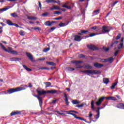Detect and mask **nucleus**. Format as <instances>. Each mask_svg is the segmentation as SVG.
Returning a JSON list of instances; mask_svg holds the SVG:
<instances>
[{
	"mask_svg": "<svg viewBox=\"0 0 124 124\" xmlns=\"http://www.w3.org/2000/svg\"><path fill=\"white\" fill-rule=\"evenodd\" d=\"M50 50V47H46V48H45L43 49V52L44 53H47V52H48V51Z\"/></svg>",
	"mask_w": 124,
	"mask_h": 124,
	"instance_id": "c9c22d12",
	"label": "nucleus"
},
{
	"mask_svg": "<svg viewBox=\"0 0 124 124\" xmlns=\"http://www.w3.org/2000/svg\"><path fill=\"white\" fill-rule=\"evenodd\" d=\"M1 94H7V93H6V91H2L0 92V95H1Z\"/></svg>",
	"mask_w": 124,
	"mask_h": 124,
	"instance_id": "3c124183",
	"label": "nucleus"
},
{
	"mask_svg": "<svg viewBox=\"0 0 124 124\" xmlns=\"http://www.w3.org/2000/svg\"><path fill=\"white\" fill-rule=\"evenodd\" d=\"M91 108L93 110L94 109V101L92 100L91 101Z\"/></svg>",
	"mask_w": 124,
	"mask_h": 124,
	"instance_id": "72a5a7b5",
	"label": "nucleus"
},
{
	"mask_svg": "<svg viewBox=\"0 0 124 124\" xmlns=\"http://www.w3.org/2000/svg\"><path fill=\"white\" fill-rule=\"evenodd\" d=\"M57 113V114H58V115H64V116H66V114H65V113H61L60 112V111H58V110H55L54 111V113Z\"/></svg>",
	"mask_w": 124,
	"mask_h": 124,
	"instance_id": "e433bc0d",
	"label": "nucleus"
},
{
	"mask_svg": "<svg viewBox=\"0 0 124 124\" xmlns=\"http://www.w3.org/2000/svg\"><path fill=\"white\" fill-rule=\"evenodd\" d=\"M118 2H119V1H118V0L115 1V2H114L113 4H112V6H115V5H116V4H117V3H118Z\"/></svg>",
	"mask_w": 124,
	"mask_h": 124,
	"instance_id": "680f3d73",
	"label": "nucleus"
},
{
	"mask_svg": "<svg viewBox=\"0 0 124 124\" xmlns=\"http://www.w3.org/2000/svg\"><path fill=\"white\" fill-rule=\"evenodd\" d=\"M74 37V40H75V41L79 42L81 41V40H82V39H81V36L78 35H75Z\"/></svg>",
	"mask_w": 124,
	"mask_h": 124,
	"instance_id": "ddd939ff",
	"label": "nucleus"
},
{
	"mask_svg": "<svg viewBox=\"0 0 124 124\" xmlns=\"http://www.w3.org/2000/svg\"><path fill=\"white\" fill-rule=\"evenodd\" d=\"M96 26H94V27H92V28H91V29L92 30H96Z\"/></svg>",
	"mask_w": 124,
	"mask_h": 124,
	"instance_id": "774afa93",
	"label": "nucleus"
},
{
	"mask_svg": "<svg viewBox=\"0 0 124 124\" xmlns=\"http://www.w3.org/2000/svg\"><path fill=\"white\" fill-rule=\"evenodd\" d=\"M11 16H12V17H18V15H17V14H16V13L11 14Z\"/></svg>",
	"mask_w": 124,
	"mask_h": 124,
	"instance_id": "37998d69",
	"label": "nucleus"
},
{
	"mask_svg": "<svg viewBox=\"0 0 124 124\" xmlns=\"http://www.w3.org/2000/svg\"><path fill=\"white\" fill-rule=\"evenodd\" d=\"M53 14H62V12H60V11H55L53 12Z\"/></svg>",
	"mask_w": 124,
	"mask_h": 124,
	"instance_id": "09e8293b",
	"label": "nucleus"
},
{
	"mask_svg": "<svg viewBox=\"0 0 124 124\" xmlns=\"http://www.w3.org/2000/svg\"><path fill=\"white\" fill-rule=\"evenodd\" d=\"M66 69L68 70V71H74V70H75V69L71 67H66Z\"/></svg>",
	"mask_w": 124,
	"mask_h": 124,
	"instance_id": "bb28decb",
	"label": "nucleus"
},
{
	"mask_svg": "<svg viewBox=\"0 0 124 124\" xmlns=\"http://www.w3.org/2000/svg\"><path fill=\"white\" fill-rule=\"evenodd\" d=\"M26 55L27 57L31 61V62H32L33 61V57H32V55L31 54V53L28 52H26Z\"/></svg>",
	"mask_w": 124,
	"mask_h": 124,
	"instance_id": "4468645a",
	"label": "nucleus"
},
{
	"mask_svg": "<svg viewBox=\"0 0 124 124\" xmlns=\"http://www.w3.org/2000/svg\"><path fill=\"white\" fill-rule=\"evenodd\" d=\"M71 63H73L74 64H75V65H76V68H82V67H83V66L79 65L81 64V63H83L82 61L74 60L71 61Z\"/></svg>",
	"mask_w": 124,
	"mask_h": 124,
	"instance_id": "39448f33",
	"label": "nucleus"
},
{
	"mask_svg": "<svg viewBox=\"0 0 124 124\" xmlns=\"http://www.w3.org/2000/svg\"><path fill=\"white\" fill-rule=\"evenodd\" d=\"M22 66L24 69H26L27 71L30 72L31 71V69L28 68L26 65L23 64Z\"/></svg>",
	"mask_w": 124,
	"mask_h": 124,
	"instance_id": "b1692460",
	"label": "nucleus"
},
{
	"mask_svg": "<svg viewBox=\"0 0 124 124\" xmlns=\"http://www.w3.org/2000/svg\"><path fill=\"white\" fill-rule=\"evenodd\" d=\"M38 99L39 100L40 107H41V108H42V105L43 104V100H42V98L40 97L38 98Z\"/></svg>",
	"mask_w": 124,
	"mask_h": 124,
	"instance_id": "6ab92c4d",
	"label": "nucleus"
},
{
	"mask_svg": "<svg viewBox=\"0 0 124 124\" xmlns=\"http://www.w3.org/2000/svg\"><path fill=\"white\" fill-rule=\"evenodd\" d=\"M104 98H105L104 97H101L98 100L101 103L103 100H104Z\"/></svg>",
	"mask_w": 124,
	"mask_h": 124,
	"instance_id": "5fc2aeb1",
	"label": "nucleus"
},
{
	"mask_svg": "<svg viewBox=\"0 0 124 124\" xmlns=\"http://www.w3.org/2000/svg\"><path fill=\"white\" fill-rule=\"evenodd\" d=\"M19 34L21 35V36H24V35H25V31H19Z\"/></svg>",
	"mask_w": 124,
	"mask_h": 124,
	"instance_id": "49530a36",
	"label": "nucleus"
},
{
	"mask_svg": "<svg viewBox=\"0 0 124 124\" xmlns=\"http://www.w3.org/2000/svg\"><path fill=\"white\" fill-rule=\"evenodd\" d=\"M80 32L81 33H86V32H89V31L82 30H80Z\"/></svg>",
	"mask_w": 124,
	"mask_h": 124,
	"instance_id": "8fccbe9b",
	"label": "nucleus"
},
{
	"mask_svg": "<svg viewBox=\"0 0 124 124\" xmlns=\"http://www.w3.org/2000/svg\"><path fill=\"white\" fill-rule=\"evenodd\" d=\"M45 26H47L48 27L52 26V23H51V21L50 20L47 21L45 23Z\"/></svg>",
	"mask_w": 124,
	"mask_h": 124,
	"instance_id": "5701e85b",
	"label": "nucleus"
},
{
	"mask_svg": "<svg viewBox=\"0 0 124 124\" xmlns=\"http://www.w3.org/2000/svg\"><path fill=\"white\" fill-rule=\"evenodd\" d=\"M34 30H35V31H36L37 30L38 31H41V28H40L39 27H36L34 28Z\"/></svg>",
	"mask_w": 124,
	"mask_h": 124,
	"instance_id": "6e6d98bb",
	"label": "nucleus"
},
{
	"mask_svg": "<svg viewBox=\"0 0 124 124\" xmlns=\"http://www.w3.org/2000/svg\"><path fill=\"white\" fill-rule=\"evenodd\" d=\"M44 84L46 85V88H48L49 87H51V85H52V83L50 82H44Z\"/></svg>",
	"mask_w": 124,
	"mask_h": 124,
	"instance_id": "412c9836",
	"label": "nucleus"
},
{
	"mask_svg": "<svg viewBox=\"0 0 124 124\" xmlns=\"http://www.w3.org/2000/svg\"><path fill=\"white\" fill-rule=\"evenodd\" d=\"M113 97L108 96L106 98V99H108V100H112Z\"/></svg>",
	"mask_w": 124,
	"mask_h": 124,
	"instance_id": "13d9d810",
	"label": "nucleus"
},
{
	"mask_svg": "<svg viewBox=\"0 0 124 124\" xmlns=\"http://www.w3.org/2000/svg\"><path fill=\"white\" fill-rule=\"evenodd\" d=\"M6 52L7 53H11L12 55H18V52L16 51H15L11 48L10 49V50H8L7 49Z\"/></svg>",
	"mask_w": 124,
	"mask_h": 124,
	"instance_id": "f8f14e48",
	"label": "nucleus"
},
{
	"mask_svg": "<svg viewBox=\"0 0 124 124\" xmlns=\"http://www.w3.org/2000/svg\"><path fill=\"white\" fill-rule=\"evenodd\" d=\"M6 23L8 26H13L14 23H12V21L11 20L8 19L6 20Z\"/></svg>",
	"mask_w": 124,
	"mask_h": 124,
	"instance_id": "4be33fe9",
	"label": "nucleus"
},
{
	"mask_svg": "<svg viewBox=\"0 0 124 124\" xmlns=\"http://www.w3.org/2000/svg\"><path fill=\"white\" fill-rule=\"evenodd\" d=\"M13 26H14L15 27H16V28H19V25L16 23H14Z\"/></svg>",
	"mask_w": 124,
	"mask_h": 124,
	"instance_id": "69168bd1",
	"label": "nucleus"
},
{
	"mask_svg": "<svg viewBox=\"0 0 124 124\" xmlns=\"http://www.w3.org/2000/svg\"><path fill=\"white\" fill-rule=\"evenodd\" d=\"M123 46H124V43H121L117 46V47L118 49H122Z\"/></svg>",
	"mask_w": 124,
	"mask_h": 124,
	"instance_id": "f704fd0d",
	"label": "nucleus"
},
{
	"mask_svg": "<svg viewBox=\"0 0 124 124\" xmlns=\"http://www.w3.org/2000/svg\"><path fill=\"white\" fill-rule=\"evenodd\" d=\"M0 46H1V48H2L3 49V50H4V51H5V52H6L7 51V49H6V48H5V47H4V46L3 45H2V44L1 43H0Z\"/></svg>",
	"mask_w": 124,
	"mask_h": 124,
	"instance_id": "7c9ffc66",
	"label": "nucleus"
},
{
	"mask_svg": "<svg viewBox=\"0 0 124 124\" xmlns=\"http://www.w3.org/2000/svg\"><path fill=\"white\" fill-rule=\"evenodd\" d=\"M81 72H82V73H85V74H100V71L96 70H85L82 71Z\"/></svg>",
	"mask_w": 124,
	"mask_h": 124,
	"instance_id": "20e7f679",
	"label": "nucleus"
},
{
	"mask_svg": "<svg viewBox=\"0 0 124 124\" xmlns=\"http://www.w3.org/2000/svg\"><path fill=\"white\" fill-rule=\"evenodd\" d=\"M101 62H109L110 63H112V62H114V58H113V57H110L106 59H102Z\"/></svg>",
	"mask_w": 124,
	"mask_h": 124,
	"instance_id": "423d86ee",
	"label": "nucleus"
},
{
	"mask_svg": "<svg viewBox=\"0 0 124 124\" xmlns=\"http://www.w3.org/2000/svg\"><path fill=\"white\" fill-rule=\"evenodd\" d=\"M102 29V32H103V33H107V32H109V31H110V30H108V26H103Z\"/></svg>",
	"mask_w": 124,
	"mask_h": 124,
	"instance_id": "9b49d317",
	"label": "nucleus"
},
{
	"mask_svg": "<svg viewBox=\"0 0 124 124\" xmlns=\"http://www.w3.org/2000/svg\"><path fill=\"white\" fill-rule=\"evenodd\" d=\"M61 112H64L65 113H67L68 115H72V116H73L75 119H77V120H79L80 121H85V119L82 117H78L77 115H76L75 114H79V113L75 110H69V111H66V110H61Z\"/></svg>",
	"mask_w": 124,
	"mask_h": 124,
	"instance_id": "f03ea898",
	"label": "nucleus"
},
{
	"mask_svg": "<svg viewBox=\"0 0 124 124\" xmlns=\"http://www.w3.org/2000/svg\"><path fill=\"white\" fill-rule=\"evenodd\" d=\"M103 49L105 52H108L109 51V47L106 48V47L103 46Z\"/></svg>",
	"mask_w": 124,
	"mask_h": 124,
	"instance_id": "c03bdc74",
	"label": "nucleus"
},
{
	"mask_svg": "<svg viewBox=\"0 0 124 124\" xmlns=\"http://www.w3.org/2000/svg\"><path fill=\"white\" fill-rule=\"evenodd\" d=\"M25 90L24 87H17L16 88H11L8 90H7V93L9 94H11V93H16V92H21V91H23Z\"/></svg>",
	"mask_w": 124,
	"mask_h": 124,
	"instance_id": "7ed1b4c3",
	"label": "nucleus"
},
{
	"mask_svg": "<svg viewBox=\"0 0 124 124\" xmlns=\"http://www.w3.org/2000/svg\"><path fill=\"white\" fill-rule=\"evenodd\" d=\"M100 11V10L99 9L94 10L93 11V13H95V15H98V14H99Z\"/></svg>",
	"mask_w": 124,
	"mask_h": 124,
	"instance_id": "58836bf2",
	"label": "nucleus"
},
{
	"mask_svg": "<svg viewBox=\"0 0 124 124\" xmlns=\"http://www.w3.org/2000/svg\"><path fill=\"white\" fill-rule=\"evenodd\" d=\"M46 2H47V3H58L59 5H61L60 0H46Z\"/></svg>",
	"mask_w": 124,
	"mask_h": 124,
	"instance_id": "0eeeda50",
	"label": "nucleus"
},
{
	"mask_svg": "<svg viewBox=\"0 0 124 124\" xmlns=\"http://www.w3.org/2000/svg\"><path fill=\"white\" fill-rule=\"evenodd\" d=\"M64 95L65 97V102L66 106H68L69 105V102H68V98L67 97V95L66 93H64Z\"/></svg>",
	"mask_w": 124,
	"mask_h": 124,
	"instance_id": "f3484780",
	"label": "nucleus"
},
{
	"mask_svg": "<svg viewBox=\"0 0 124 124\" xmlns=\"http://www.w3.org/2000/svg\"><path fill=\"white\" fill-rule=\"evenodd\" d=\"M117 84H118V81H117L116 82L113 83L112 86H111V90H114V89H115V87L117 86Z\"/></svg>",
	"mask_w": 124,
	"mask_h": 124,
	"instance_id": "cd10ccee",
	"label": "nucleus"
},
{
	"mask_svg": "<svg viewBox=\"0 0 124 124\" xmlns=\"http://www.w3.org/2000/svg\"><path fill=\"white\" fill-rule=\"evenodd\" d=\"M103 82L104 84H106V85H107V84L109 83V79H108V78H104Z\"/></svg>",
	"mask_w": 124,
	"mask_h": 124,
	"instance_id": "393cba45",
	"label": "nucleus"
},
{
	"mask_svg": "<svg viewBox=\"0 0 124 124\" xmlns=\"http://www.w3.org/2000/svg\"><path fill=\"white\" fill-rule=\"evenodd\" d=\"M97 109H98L97 110H95V112L97 113V114L96 115V117H95V119L96 120H97V119H98L99 118V116L100 115V109H103V107L102 108H99V107H97Z\"/></svg>",
	"mask_w": 124,
	"mask_h": 124,
	"instance_id": "9d476101",
	"label": "nucleus"
},
{
	"mask_svg": "<svg viewBox=\"0 0 124 124\" xmlns=\"http://www.w3.org/2000/svg\"><path fill=\"white\" fill-rule=\"evenodd\" d=\"M36 92L37 93L38 95H39V96H40V95H44V94H45L46 93H51V94H54L58 93V91L56 90H48L47 91H41L39 90V89H37L36 90Z\"/></svg>",
	"mask_w": 124,
	"mask_h": 124,
	"instance_id": "f257e3e1",
	"label": "nucleus"
},
{
	"mask_svg": "<svg viewBox=\"0 0 124 124\" xmlns=\"http://www.w3.org/2000/svg\"><path fill=\"white\" fill-rule=\"evenodd\" d=\"M87 47L89 49V50H91V51L98 50V48L93 45H88Z\"/></svg>",
	"mask_w": 124,
	"mask_h": 124,
	"instance_id": "6e6552de",
	"label": "nucleus"
},
{
	"mask_svg": "<svg viewBox=\"0 0 124 124\" xmlns=\"http://www.w3.org/2000/svg\"><path fill=\"white\" fill-rule=\"evenodd\" d=\"M48 15H49V13L48 12H46L42 14V16H43V17H46V16H48Z\"/></svg>",
	"mask_w": 124,
	"mask_h": 124,
	"instance_id": "a19ab883",
	"label": "nucleus"
},
{
	"mask_svg": "<svg viewBox=\"0 0 124 124\" xmlns=\"http://www.w3.org/2000/svg\"><path fill=\"white\" fill-rule=\"evenodd\" d=\"M101 104V103L98 100L97 102H96V105L97 106H99Z\"/></svg>",
	"mask_w": 124,
	"mask_h": 124,
	"instance_id": "bf43d9fd",
	"label": "nucleus"
},
{
	"mask_svg": "<svg viewBox=\"0 0 124 124\" xmlns=\"http://www.w3.org/2000/svg\"><path fill=\"white\" fill-rule=\"evenodd\" d=\"M119 53V50H116L114 53V56L117 57L118 56V54Z\"/></svg>",
	"mask_w": 124,
	"mask_h": 124,
	"instance_id": "052dcab7",
	"label": "nucleus"
},
{
	"mask_svg": "<svg viewBox=\"0 0 124 124\" xmlns=\"http://www.w3.org/2000/svg\"><path fill=\"white\" fill-rule=\"evenodd\" d=\"M79 58H85V56L83 54L79 55Z\"/></svg>",
	"mask_w": 124,
	"mask_h": 124,
	"instance_id": "338daca9",
	"label": "nucleus"
},
{
	"mask_svg": "<svg viewBox=\"0 0 124 124\" xmlns=\"http://www.w3.org/2000/svg\"><path fill=\"white\" fill-rule=\"evenodd\" d=\"M89 117L90 120H91L92 119V117H93V113H92L91 111L89 112Z\"/></svg>",
	"mask_w": 124,
	"mask_h": 124,
	"instance_id": "603ef678",
	"label": "nucleus"
},
{
	"mask_svg": "<svg viewBox=\"0 0 124 124\" xmlns=\"http://www.w3.org/2000/svg\"><path fill=\"white\" fill-rule=\"evenodd\" d=\"M69 23H66V22H65V23H60L59 24V27H60V28H62V27H65V26H67V25H68Z\"/></svg>",
	"mask_w": 124,
	"mask_h": 124,
	"instance_id": "aec40b11",
	"label": "nucleus"
},
{
	"mask_svg": "<svg viewBox=\"0 0 124 124\" xmlns=\"http://www.w3.org/2000/svg\"><path fill=\"white\" fill-rule=\"evenodd\" d=\"M62 7H64L65 8H67V9H71V7L70 6H67L65 4L62 5Z\"/></svg>",
	"mask_w": 124,
	"mask_h": 124,
	"instance_id": "4c0bfd02",
	"label": "nucleus"
},
{
	"mask_svg": "<svg viewBox=\"0 0 124 124\" xmlns=\"http://www.w3.org/2000/svg\"><path fill=\"white\" fill-rule=\"evenodd\" d=\"M72 103L75 105H77V104H79L80 103V101H78L77 100H74L72 101Z\"/></svg>",
	"mask_w": 124,
	"mask_h": 124,
	"instance_id": "a878e982",
	"label": "nucleus"
},
{
	"mask_svg": "<svg viewBox=\"0 0 124 124\" xmlns=\"http://www.w3.org/2000/svg\"><path fill=\"white\" fill-rule=\"evenodd\" d=\"M95 35H96V34L94 33H93L92 34H89V37H93V36H95Z\"/></svg>",
	"mask_w": 124,
	"mask_h": 124,
	"instance_id": "4d7b16f0",
	"label": "nucleus"
},
{
	"mask_svg": "<svg viewBox=\"0 0 124 124\" xmlns=\"http://www.w3.org/2000/svg\"><path fill=\"white\" fill-rule=\"evenodd\" d=\"M21 114H22V111L16 110V111H13L10 113V116L12 117L13 116H16V115H21Z\"/></svg>",
	"mask_w": 124,
	"mask_h": 124,
	"instance_id": "1a4fd4ad",
	"label": "nucleus"
},
{
	"mask_svg": "<svg viewBox=\"0 0 124 124\" xmlns=\"http://www.w3.org/2000/svg\"><path fill=\"white\" fill-rule=\"evenodd\" d=\"M61 8L57 5H54L50 8V10H60Z\"/></svg>",
	"mask_w": 124,
	"mask_h": 124,
	"instance_id": "a211bd4d",
	"label": "nucleus"
},
{
	"mask_svg": "<svg viewBox=\"0 0 124 124\" xmlns=\"http://www.w3.org/2000/svg\"><path fill=\"white\" fill-rule=\"evenodd\" d=\"M116 107L119 109H123L124 110V104L123 103H119L116 105Z\"/></svg>",
	"mask_w": 124,
	"mask_h": 124,
	"instance_id": "dca6fc26",
	"label": "nucleus"
},
{
	"mask_svg": "<svg viewBox=\"0 0 124 124\" xmlns=\"http://www.w3.org/2000/svg\"><path fill=\"white\" fill-rule=\"evenodd\" d=\"M93 65L96 68H101V67L104 66L103 64H100L99 63H94Z\"/></svg>",
	"mask_w": 124,
	"mask_h": 124,
	"instance_id": "2eb2a0df",
	"label": "nucleus"
},
{
	"mask_svg": "<svg viewBox=\"0 0 124 124\" xmlns=\"http://www.w3.org/2000/svg\"><path fill=\"white\" fill-rule=\"evenodd\" d=\"M84 104H81L80 105H78L77 106H76V107H77L78 108H80L82 107H83Z\"/></svg>",
	"mask_w": 124,
	"mask_h": 124,
	"instance_id": "79ce46f5",
	"label": "nucleus"
},
{
	"mask_svg": "<svg viewBox=\"0 0 124 124\" xmlns=\"http://www.w3.org/2000/svg\"><path fill=\"white\" fill-rule=\"evenodd\" d=\"M39 69H41L43 70L44 69H46L47 70H50V68L46 67H39Z\"/></svg>",
	"mask_w": 124,
	"mask_h": 124,
	"instance_id": "473e14b6",
	"label": "nucleus"
},
{
	"mask_svg": "<svg viewBox=\"0 0 124 124\" xmlns=\"http://www.w3.org/2000/svg\"><path fill=\"white\" fill-rule=\"evenodd\" d=\"M27 18L29 20H36V19H37V18H36L34 16H28Z\"/></svg>",
	"mask_w": 124,
	"mask_h": 124,
	"instance_id": "2f4dec72",
	"label": "nucleus"
},
{
	"mask_svg": "<svg viewBox=\"0 0 124 124\" xmlns=\"http://www.w3.org/2000/svg\"><path fill=\"white\" fill-rule=\"evenodd\" d=\"M85 67H86L87 69H93V66L89 65H86Z\"/></svg>",
	"mask_w": 124,
	"mask_h": 124,
	"instance_id": "a18cd8bd",
	"label": "nucleus"
},
{
	"mask_svg": "<svg viewBox=\"0 0 124 124\" xmlns=\"http://www.w3.org/2000/svg\"><path fill=\"white\" fill-rule=\"evenodd\" d=\"M120 38H121V34L118 35L116 37V39L117 40H118V39H120Z\"/></svg>",
	"mask_w": 124,
	"mask_h": 124,
	"instance_id": "e2e57ef3",
	"label": "nucleus"
},
{
	"mask_svg": "<svg viewBox=\"0 0 124 124\" xmlns=\"http://www.w3.org/2000/svg\"><path fill=\"white\" fill-rule=\"evenodd\" d=\"M46 63H47V64H48L49 65H52V66L56 65V63L54 62H46Z\"/></svg>",
	"mask_w": 124,
	"mask_h": 124,
	"instance_id": "c756f323",
	"label": "nucleus"
},
{
	"mask_svg": "<svg viewBox=\"0 0 124 124\" xmlns=\"http://www.w3.org/2000/svg\"><path fill=\"white\" fill-rule=\"evenodd\" d=\"M39 2V7H40V9H42V5H41V2L40 1H38Z\"/></svg>",
	"mask_w": 124,
	"mask_h": 124,
	"instance_id": "0e129e2a",
	"label": "nucleus"
},
{
	"mask_svg": "<svg viewBox=\"0 0 124 124\" xmlns=\"http://www.w3.org/2000/svg\"><path fill=\"white\" fill-rule=\"evenodd\" d=\"M118 43H119V41H115L112 42L111 45L110 46V48H112V47H113V46H114V45H117V44H118Z\"/></svg>",
	"mask_w": 124,
	"mask_h": 124,
	"instance_id": "c85d7f7f",
	"label": "nucleus"
},
{
	"mask_svg": "<svg viewBox=\"0 0 124 124\" xmlns=\"http://www.w3.org/2000/svg\"><path fill=\"white\" fill-rule=\"evenodd\" d=\"M19 58L16 57H13L11 59L12 62H16V61H18Z\"/></svg>",
	"mask_w": 124,
	"mask_h": 124,
	"instance_id": "ea45409f",
	"label": "nucleus"
},
{
	"mask_svg": "<svg viewBox=\"0 0 124 124\" xmlns=\"http://www.w3.org/2000/svg\"><path fill=\"white\" fill-rule=\"evenodd\" d=\"M9 8H10V7H9V8L8 7H5V8H2V10H3V12L4 11H6V10H8V9H9Z\"/></svg>",
	"mask_w": 124,
	"mask_h": 124,
	"instance_id": "864d4df0",
	"label": "nucleus"
},
{
	"mask_svg": "<svg viewBox=\"0 0 124 124\" xmlns=\"http://www.w3.org/2000/svg\"><path fill=\"white\" fill-rule=\"evenodd\" d=\"M62 16H59L58 17L53 18V20H62Z\"/></svg>",
	"mask_w": 124,
	"mask_h": 124,
	"instance_id": "de8ad7c7",
	"label": "nucleus"
}]
</instances>
